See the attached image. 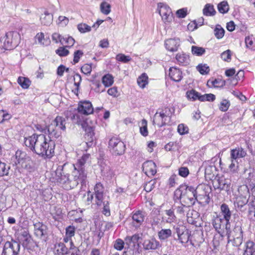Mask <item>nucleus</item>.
I'll return each mask as SVG.
<instances>
[{
    "instance_id": "obj_1",
    "label": "nucleus",
    "mask_w": 255,
    "mask_h": 255,
    "mask_svg": "<svg viewBox=\"0 0 255 255\" xmlns=\"http://www.w3.org/2000/svg\"><path fill=\"white\" fill-rule=\"evenodd\" d=\"M48 139L44 134H33L24 138V144L30 149L44 159L51 158L55 154L54 138Z\"/></svg>"
},
{
    "instance_id": "obj_2",
    "label": "nucleus",
    "mask_w": 255,
    "mask_h": 255,
    "mask_svg": "<svg viewBox=\"0 0 255 255\" xmlns=\"http://www.w3.org/2000/svg\"><path fill=\"white\" fill-rule=\"evenodd\" d=\"M74 165L67 163L59 165L55 171V179L65 190L73 189L81 183L85 184L86 178L77 170H73Z\"/></svg>"
},
{
    "instance_id": "obj_3",
    "label": "nucleus",
    "mask_w": 255,
    "mask_h": 255,
    "mask_svg": "<svg viewBox=\"0 0 255 255\" xmlns=\"http://www.w3.org/2000/svg\"><path fill=\"white\" fill-rule=\"evenodd\" d=\"M203 186H198L194 187L182 184L174 191V200H182L187 205L193 206L196 201L197 196L200 189H203Z\"/></svg>"
},
{
    "instance_id": "obj_4",
    "label": "nucleus",
    "mask_w": 255,
    "mask_h": 255,
    "mask_svg": "<svg viewBox=\"0 0 255 255\" xmlns=\"http://www.w3.org/2000/svg\"><path fill=\"white\" fill-rule=\"evenodd\" d=\"M66 117H71V120L74 123L78 125H81L84 129L85 131V138L86 140V143L88 147H91L93 144V142L95 140V127L94 125H89L87 121L82 120L80 116L78 114H74L71 111H68L65 113Z\"/></svg>"
},
{
    "instance_id": "obj_5",
    "label": "nucleus",
    "mask_w": 255,
    "mask_h": 255,
    "mask_svg": "<svg viewBox=\"0 0 255 255\" xmlns=\"http://www.w3.org/2000/svg\"><path fill=\"white\" fill-rule=\"evenodd\" d=\"M68 111H67L64 113L65 117L59 116H57L50 125L46 126L41 131L45 133L47 131L50 138H58L61 135V132L60 130L63 131L66 130V120H68L69 119H71V117L67 118L65 116V113Z\"/></svg>"
},
{
    "instance_id": "obj_6",
    "label": "nucleus",
    "mask_w": 255,
    "mask_h": 255,
    "mask_svg": "<svg viewBox=\"0 0 255 255\" xmlns=\"http://www.w3.org/2000/svg\"><path fill=\"white\" fill-rule=\"evenodd\" d=\"M109 148L113 155L118 156L124 154L126 151V145L117 137H112L109 141Z\"/></svg>"
},
{
    "instance_id": "obj_7",
    "label": "nucleus",
    "mask_w": 255,
    "mask_h": 255,
    "mask_svg": "<svg viewBox=\"0 0 255 255\" xmlns=\"http://www.w3.org/2000/svg\"><path fill=\"white\" fill-rule=\"evenodd\" d=\"M20 248V243L11 239L10 241H6L4 243L1 255H18Z\"/></svg>"
},
{
    "instance_id": "obj_8",
    "label": "nucleus",
    "mask_w": 255,
    "mask_h": 255,
    "mask_svg": "<svg viewBox=\"0 0 255 255\" xmlns=\"http://www.w3.org/2000/svg\"><path fill=\"white\" fill-rule=\"evenodd\" d=\"M19 35L17 32L9 31L6 33L3 43V48L5 50H11L16 47L18 45L17 38Z\"/></svg>"
},
{
    "instance_id": "obj_9",
    "label": "nucleus",
    "mask_w": 255,
    "mask_h": 255,
    "mask_svg": "<svg viewBox=\"0 0 255 255\" xmlns=\"http://www.w3.org/2000/svg\"><path fill=\"white\" fill-rule=\"evenodd\" d=\"M231 184V179L225 178L223 175L215 178L213 183V186L215 189H219L220 191L224 190L226 192H228L230 190Z\"/></svg>"
},
{
    "instance_id": "obj_10",
    "label": "nucleus",
    "mask_w": 255,
    "mask_h": 255,
    "mask_svg": "<svg viewBox=\"0 0 255 255\" xmlns=\"http://www.w3.org/2000/svg\"><path fill=\"white\" fill-rule=\"evenodd\" d=\"M212 225L215 230L220 234L225 229L227 230V233H228L230 229V222H227L226 220L220 216H217L213 219Z\"/></svg>"
},
{
    "instance_id": "obj_11",
    "label": "nucleus",
    "mask_w": 255,
    "mask_h": 255,
    "mask_svg": "<svg viewBox=\"0 0 255 255\" xmlns=\"http://www.w3.org/2000/svg\"><path fill=\"white\" fill-rule=\"evenodd\" d=\"M33 226L35 236L38 238L46 241L47 238V227L38 221L33 222Z\"/></svg>"
},
{
    "instance_id": "obj_12",
    "label": "nucleus",
    "mask_w": 255,
    "mask_h": 255,
    "mask_svg": "<svg viewBox=\"0 0 255 255\" xmlns=\"http://www.w3.org/2000/svg\"><path fill=\"white\" fill-rule=\"evenodd\" d=\"M240 195L236 199V203L238 207H243L249 201L248 196L249 195V190L247 186H242L239 188Z\"/></svg>"
},
{
    "instance_id": "obj_13",
    "label": "nucleus",
    "mask_w": 255,
    "mask_h": 255,
    "mask_svg": "<svg viewBox=\"0 0 255 255\" xmlns=\"http://www.w3.org/2000/svg\"><path fill=\"white\" fill-rule=\"evenodd\" d=\"M90 154H84L82 157L78 160L76 164H72L74 165L73 170H77L79 173L81 175L85 176L87 179V172L85 170V164L89 160Z\"/></svg>"
},
{
    "instance_id": "obj_14",
    "label": "nucleus",
    "mask_w": 255,
    "mask_h": 255,
    "mask_svg": "<svg viewBox=\"0 0 255 255\" xmlns=\"http://www.w3.org/2000/svg\"><path fill=\"white\" fill-rule=\"evenodd\" d=\"M158 11L162 20L165 22H169L172 20L173 16L171 9L166 4L160 3L158 5Z\"/></svg>"
},
{
    "instance_id": "obj_15",
    "label": "nucleus",
    "mask_w": 255,
    "mask_h": 255,
    "mask_svg": "<svg viewBox=\"0 0 255 255\" xmlns=\"http://www.w3.org/2000/svg\"><path fill=\"white\" fill-rule=\"evenodd\" d=\"M169 121L170 117L163 112H156L153 117V125H156L160 128L166 125Z\"/></svg>"
},
{
    "instance_id": "obj_16",
    "label": "nucleus",
    "mask_w": 255,
    "mask_h": 255,
    "mask_svg": "<svg viewBox=\"0 0 255 255\" xmlns=\"http://www.w3.org/2000/svg\"><path fill=\"white\" fill-rule=\"evenodd\" d=\"M78 112L79 114L84 115H88L93 113L94 109L92 104L89 101H84L80 102L78 104L77 108Z\"/></svg>"
},
{
    "instance_id": "obj_17",
    "label": "nucleus",
    "mask_w": 255,
    "mask_h": 255,
    "mask_svg": "<svg viewBox=\"0 0 255 255\" xmlns=\"http://www.w3.org/2000/svg\"><path fill=\"white\" fill-rule=\"evenodd\" d=\"M104 190V186L100 182L97 183L94 187L95 202L96 204L99 206H101L103 202Z\"/></svg>"
},
{
    "instance_id": "obj_18",
    "label": "nucleus",
    "mask_w": 255,
    "mask_h": 255,
    "mask_svg": "<svg viewBox=\"0 0 255 255\" xmlns=\"http://www.w3.org/2000/svg\"><path fill=\"white\" fill-rule=\"evenodd\" d=\"M247 150L242 146H238L235 148L231 149L230 159H236L243 158L247 155Z\"/></svg>"
},
{
    "instance_id": "obj_19",
    "label": "nucleus",
    "mask_w": 255,
    "mask_h": 255,
    "mask_svg": "<svg viewBox=\"0 0 255 255\" xmlns=\"http://www.w3.org/2000/svg\"><path fill=\"white\" fill-rule=\"evenodd\" d=\"M200 186H203V189H200L199 192L197 196L196 201L200 204H208L209 203L210 201V197L209 194L207 191H205V185H201Z\"/></svg>"
},
{
    "instance_id": "obj_20",
    "label": "nucleus",
    "mask_w": 255,
    "mask_h": 255,
    "mask_svg": "<svg viewBox=\"0 0 255 255\" xmlns=\"http://www.w3.org/2000/svg\"><path fill=\"white\" fill-rule=\"evenodd\" d=\"M164 45L166 49L171 52L176 51L180 45L178 38H170L165 41Z\"/></svg>"
},
{
    "instance_id": "obj_21",
    "label": "nucleus",
    "mask_w": 255,
    "mask_h": 255,
    "mask_svg": "<svg viewBox=\"0 0 255 255\" xmlns=\"http://www.w3.org/2000/svg\"><path fill=\"white\" fill-rule=\"evenodd\" d=\"M200 215L198 212L193 210L192 207H190L186 213L187 221L188 223L192 225H195Z\"/></svg>"
},
{
    "instance_id": "obj_22",
    "label": "nucleus",
    "mask_w": 255,
    "mask_h": 255,
    "mask_svg": "<svg viewBox=\"0 0 255 255\" xmlns=\"http://www.w3.org/2000/svg\"><path fill=\"white\" fill-rule=\"evenodd\" d=\"M169 75L172 80L176 82H180L183 78L181 71L176 67L170 68Z\"/></svg>"
},
{
    "instance_id": "obj_23",
    "label": "nucleus",
    "mask_w": 255,
    "mask_h": 255,
    "mask_svg": "<svg viewBox=\"0 0 255 255\" xmlns=\"http://www.w3.org/2000/svg\"><path fill=\"white\" fill-rule=\"evenodd\" d=\"M143 170L146 174L154 175L156 173V165L152 161H147L143 164Z\"/></svg>"
},
{
    "instance_id": "obj_24",
    "label": "nucleus",
    "mask_w": 255,
    "mask_h": 255,
    "mask_svg": "<svg viewBox=\"0 0 255 255\" xmlns=\"http://www.w3.org/2000/svg\"><path fill=\"white\" fill-rule=\"evenodd\" d=\"M176 232L178 236V240H179L181 244H186L190 241L191 244L193 245L191 241L189 240L190 234L188 230H185V231L181 232L180 229H177Z\"/></svg>"
},
{
    "instance_id": "obj_25",
    "label": "nucleus",
    "mask_w": 255,
    "mask_h": 255,
    "mask_svg": "<svg viewBox=\"0 0 255 255\" xmlns=\"http://www.w3.org/2000/svg\"><path fill=\"white\" fill-rule=\"evenodd\" d=\"M159 246V243L154 238L145 240L143 243V249L145 250H155Z\"/></svg>"
},
{
    "instance_id": "obj_26",
    "label": "nucleus",
    "mask_w": 255,
    "mask_h": 255,
    "mask_svg": "<svg viewBox=\"0 0 255 255\" xmlns=\"http://www.w3.org/2000/svg\"><path fill=\"white\" fill-rule=\"evenodd\" d=\"M216 167L214 165H208L205 169V177L207 180H214L215 178V172H216Z\"/></svg>"
},
{
    "instance_id": "obj_27",
    "label": "nucleus",
    "mask_w": 255,
    "mask_h": 255,
    "mask_svg": "<svg viewBox=\"0 0 255 255\" xmlns=\"http://www.w3.org/2000/svg\"><path fill=\"white\" fill-rule=\"evenodd\" d=\"M133 225L135 227L139 226L144 221V216L142 212L137 211L133 214L132 216Z\"/></svg>"
},
{
    "instance_id": "obj_28",
    "label": "nucleus",
    "mask_w": 255,
    "mask_h": 255,
    "mask_svg": "<svg viewBox=\"0 0 255 255\" xmlns=\"http://www.w3.org/2000/svg\"><path fill=\"white\" fill-rule=\"evenodd\" d=\"M102 174L107 179H111L115 176V173L110 166L105 165L102 166Z\"/></svg>"
},
{
    "instance_id": "obj_29",
    "label": "nucleus",
    "mask_w": 255,
    "mask_h": 255,
    "mask_svg": "<svg viewBox=\"0 0 255 255\" xmlns=\"http://www.w3.org/2000/svg\"><path fill=\"white\" fill-rule=\"evenodd\" d=\"M244 255H255V243L253 241L246 242Z\"/></svg>"
},
{
    "instance_id": "obj_30",
    "label": "nucleus",
    "mask_w": 255,
    "mask_h": 255,
    "mask_svg": "<svg viewBox=\"0 0 255 255\" xmlns=\"http://www.w3.org/2000/svg\"><path fill=\"white\" fill-rule=\"evenodd\" d=\"M176 59L179 64L182 66H186L189 64V56L184 53H178L176 56Z\"/></svg>"
},
{
    "instance_id": "obj_31",
    "label": "nucleus",
    "mask_w": 255,
    "mask_h": 255,
    "mask_svg": "<svg viewBox=\"0 0 255 255\" xmlns=\"http://www.w3.org/2000/svg\"><path fill=\"white\" fill-rule=\"evenodd\" d=\"M10 167L5 162L0 160V177L10 175Z\"/></svg>"
},
{
    "instance_id": "obj_32",
    "label": "nucleus",
    "mask_w": 255,
    "mask_h": 255,
    "mask_svg": "<svg viewBox=\"0 0 255 255\" xmlns=\"http://www.w3.org/2000/svg\"><path fill=\"white\" fill-rule=\"evenodd\" d=\"M192 206V205H187L186 204L183 203L182 202V200H180L179 205L175 206V208L176 210V212L178 214L182 215H184L185 213H187L190 207Z\"/></svg>"
},
{
    "instance_id": "obj_33",
    "label": "nucleus",
    "mask_w": 255,
    "mask_h": 255,
    "mask_svg": "<svg viewBox=\"0 0 255 255\" xmlns=\"http://www.w3.org/2000/svg\"><path fill=\"white\" fill-rule=\"evenodd\" d=\"M228 235H231L232 237H243V231L242 225L240 223H236L233 231L230 233H228Z\"/></svg>"
},
{
    "instance_id": "obj_34",
    "label": "nucleus",
    "mask_w": 255,
    "mask_h": 255,
    "mask_svg": "<svg viewBox=\"0 0 255 255\" xmlns=\"http://www.w3.org/2000/svg\"><path fill=\"white\" fill-rule=\"evenodd\" d=\"M176 217L172 209L166 210L162 216V219L166 223H171L175 220Z\"/></svg>"
},
{
    "instance_id": "obj_35",
    "label": "nucleus",
    "mask_w": 255,
    "mask_h": 255,
    "mask_svg": "<svg viewBox=\"0 0 255 255\" xmlns=\"http://www.w3.org/2000/svg\"><path fill=\"white\" fill-rule=\"evenodd\" d=\"M221 213L223 215V218L227 220V222H230V220L231 218V212L228 205L225 203H223L221 206Z\"/></svg>"
},
{
    "instance_id": "obj_36",
    "label": "nucleus",
    "mask_w": 255,
    "mask_h": 255,
    "mask_svg": "<svg viewBox=\"0 0 255 255\" xmlns=\"http://www.w3.org/2000/svg\"><path fill=\"white\" fill-rule=\"evenodd\" d=\"M203 13L205 16H212L216 14V11L213 4L207 3L203 9Z\"/></svg>"
},
{
    "instance_id": "obj_37",
    "label": "nucleus",
    "mask_w": 255,
    "mask_h": 255,
    "mask_svg": "<svg viewBox=\"0 0 255 255\" xmlns=\"http://www.w3.org/2000/svg\"><path fill=\"white\" fill-rule=\"evenodd\" d=\"M55 249L56 253L58 255H65L67 254L68 248L66 247L64 243H57L55 245Z\"/></svg>"
},
{
    "instance_id": "obj_38",
    "label": "nucleus",
    "mask_w": 255,
    "mask_h": 255,
    "mask_svg": "<svg viewBox=\"0 0 255 255\" xmlns=\"http://www.w3.org/2000/svg\"><path fill=\"white\" fill-rule=\"evenodd\" d=\"M243 237H232L231 235H228V243H231L233 246L239 247L243 242Z\"/></svg>"
},
{
    "instance_id": "obj_39",
    "label": "nucleus",
    "mask_w": 255,
    "mask_h": 255,
    "mask_svg": "<svg viewBox=\"0 0 255 255\" xmlns=\"http://www.w3.org/2000/svg\"><path fill=\"white\" fill-rule=\"evenodd\" d=\"M40 20L42 24L49 25L52 22L53 15L47 11L45 12L44 15L41 17Z\"/></svg>"
},
{
    "instance_id": "obj_40",
    "label": "nucleus",
    "mask_w": 255,
    "mask_h": 255,
    "mask_svg": "<svg viewBox=\"0 0 255 255\" xmlns=\"http://www.w3.org/2000/svg\"><path fill=\"white\" fill-rule=\"evenodd\" d=\"M172 231L169 229H162L158 232V237L160 240L164 241L171 237Z\"/></svg>"
},
{
    "instance_id": "obj_41",
    "label": "nucleus",
    "mask_w": 255,
    "mask_h": 255,
    "mask_svg": "<svg viewBox=\"0 0 255 255\" xmlns=\"http://www.w3.org/2000/svg\"><path fill=\"white\" fill-rule=\"evenodd\" d=\"M217 8L218 11L222 14L227 13L230 9L228 3L226 0L220 2L218 4Z\"/></svg>"
},
{
    "instance_id": "obj_42",
    "label": "nucleus",
    "mask_w": 255,
    "mask_h": 255,
    "mask_svg": "<svg viewBox=\"0 0 255 255\" xmlns=\"http://www.w3.org/2000/svg\"><path fill=\"white\" fill-rule=\"evenodd\" d=\"M137 82L138 86L141 88H144L148 84V76L146 73H142L137 80Z\"/></svg>"
},
{
    "instance_id": "obj_43",
    "label": "nucleus",
    "mask_w": 255,
    "mask_h": 255,
    "mask_svg": "<svg viewBox=\"0 0 255 255\" xmlns=\"http://www.w3.org/2000/svg\"><path fill=\"white\" fill-rule=\"evenodd\" d=\"M186 96L189 100L194 101L196 100H199L200 96H201V95L195 90H191L187 91Z\"/></svg>"
},
{
    "instance_id": "obj_44",
    "label": "nucleus",
    "mask_w": 255,
    "mask_h": 255,
    "mask_svg": "<svg viewBox=\"0 0 255 255\" xmlns=\"http://www.w3.org/2000/svg\"><path fill=\"white\" fill-rule=\"evenodd\" d=\"M102 81L105 87H109L113 84L114 78L112 75L107 74L103 76Z\"/></svg>"
},
{
    "instance_id": "obj_45",
    "label": "nucleus",
    "mask_w": 255,
    "mask_h": 255,
    "mask_svg": "<svg viewBox=\"0 0 255 255\" xmlns=\"http://www.w3.org/2000/svg\"><path fill=\"white\" fill-rule=\"evenodd\" d=\"M17 82L23 89H28L31 84V81L28 78L23 77H19L17 79Z\"/></svg>"
},
{
    "instance_id": "obj_46",
    "label": "nucleus",
    "mask_w": 255,
    "mask_h": 255,
    "mask_svg": "<svg viewBox=\"0 0 255 255\" xmlns=\"http://www.w3.org/2000/svg\"><path fill=\"white\" fill-rule=\"evenodd\" d=\"M206 52L204 48L197 46H192L191 47V52L194 55L201 56L203 55Z\"/></svg>"
},
{
    "instance_id": "obj_47",
    "label": "nucleus",
    "mask_w": 255,
    "mask_h": 255,
    "mask_svg": "<svg viewBox=\"0 0 255 255\" xmlns=\"http://www.w3.org/2000/svg\"><path fill=\"white\" fill-rule=\"evenodd\" d=\"M100 9L103 13L108 15L111 12V5L106 1H103L100 4Z\"/></svg>"
},
{
    "instance_id": "obj_48",
    "label": "nucleus",
    "mask_w": 255,
    "mask_h": 255,
    "mask_svg": "<svg viewBox=\"0 0 255 255\" xmlns=\"http://www.w3.org/2000/svg\"><path fill=\"white\" fill-rule=\"evenodd\" d=\"M253 36L246 37L245 38V43L247 48L255 50V41L253 40Z\"/></svg>"
},
{
    "instance_id": "obj_49",
    "label": "nucleus",
    "mask_w": 255,
    "mask_h": 255,
    "mask_svg": "<svg viewBox=\"0 0 255 255\" xmlns=\"http://www.w3.org/2000/svg\"><path fill=\"white\" fill-rule=\"evenodd\" d=\"M26 155V154L25 152L19 150L16 151L15 154V157L17 160V162H15V163H20L22 162L23 160L25 158Z\"/></svg>"
},
{
    "instance_id": "obj_50",
    "label": "nucleus",
    "mask_w": 255,
    "mask_h": 255,
    "mask_svg": "<svg viewBox=\"0 0 255 255\" xmlns=\"http://www.w3.org/2000/svg\"><path fill=\"white\" fill-rule=\"evenodd\" d=\"M139 239V234H134L132 236H127L125 238V241L127 244H130L131 243L134 244L138 242Z\"/></svg>"
},
{
    "instance_id": "obj_51",
    "label": "nucleus",
    "mask_w": 255,
    "mask_h": 255,
    "mask_svg": "<svg viewBox=\"0 0 255 255\" xmlns=\"http://www.w3.org/2000/svg\"><path fill=\"white\" fill-rule=\"evenodd\" d=\"M197 69L200 73L202 75H206L209 73L210 71L209 67L207 64H199L197 66Z\"/></svg>"
},
{
    "instance_id": "obj_52",
    "label": "nucleus",
    "mask_w": 255,
    "mask_h": 255,
    "mask_svg": "<svg viewBox=\"0 0 255 255\" xmlns=\"http://www.w3.org/2000/svg\"><path fill=\"white\" fill-rule=\"evenodd\" d=\"M216 99L215 96L213 94H206L200 96L199 101H214Z\"/></svg>"
},
{
    "instance_id": "obj_53",
    "label": "nucleus",
    "mask_w": 255,
    "mask_h": 255,
    "mask_svg": "<svg viewBox=\"0 0 255 255\" xmlns=\"http://www.w3.org/2000/svg\"><path fill=\"white\" fill-rule=\"evenodd\" d=\"M141 124V126L140 127V132L142 135L146 136H147L148 133L147 128V121L143 119L142 120Z\"/></svg>"
},
{
    "instance_id": "obj_54",
    "label": "nucleus",
    "mask_w": 255,
    "mask_h": 255,
    "mask_svg": "<svg viewBox=\"0 0 255 255\" xmlns=\"http://www.w3.org/2000/svg\"><path fill=\"white\" fill-rule=\"evenodd\" d=\"M60 42L61 43L64 42L68 45L67 47H71L74 44L75 40L72 37L68 36L67 37H62L60 39Z\"/></svg>"
},
{
    "instance_id": "obj_55",
    "label": "nucleus",
    "mask_w": 255,
    "mask_h": 255,
    "mask_svg": "<svg viewBox=\"0 0 255 255\" xmlns=\"http://www.w3.org/2000/svg\"><path fill=\"white\" fill-rule=\"evenodd\" d=\"M212 86L214 88H222L226 84V81L221 79H215L213 80Z\"/></svg>"
},
{
    "instance_id": "obj_56",
    "label": "nucleus",
    "mask_w": 255,
    "mask_h": 255,
    "mask_svg": "<svg viewBox=\"0 0 255 255\" xmlns=\"http://www.w3.org/2000/svg\"><path fill=\"white\" fill-rule=\"evenodd\" d=\"M77 28L81 33H85L91 30V27L86 23H80L77 25Z\"/></svg>"
},
{
    "instance_id": "obj_57",
    "label": "nucleus",
    "mask_w": 255,
    "mask_h": 255,
    "mask_svg": "<svg viewBox=\"0 0 255 255\" xmlns=\"http://www.w3.org/2000/svg\"><path fill=\"white\" fill-rule=\"evenodd\" d=\"M156 184V180L152 179L147 182L144 187V190L147 192H149L152 190L155 187Z\"/></svg>"
},
{
    "instance_id": "obj_58",
    "label": "nucleus",
    "mask_w": 255,
    "mask_h": 255,
    "mask_svg": "<svg viewBox=\"0 0 255 255\" xmlns=\"http://www.w3.org/2000/svg\"><path fill=\"white\" fill-rule=\"evenodd\" d=\"M230 106V103L229 101L226 99L223 100L220 103L219 109L221 111L223 112H226L228 110Z\"/></svg>"
},
{
    "instance_id": "obj_59",
    "label": "nucleus",
    "mask_w": 255,
    "mask_h": 255,
    "mask_svg": "<svg viewBox=\"0 0 255 255\" xmlns=\"http://www.w3.org/2000/svg\"><path fill=\"white\" fill-rule=\"evenodd\" d=\"M56 53L60 57H64L68 55L69 51L64 47H60L56 50Z\"/></svg>"
},
{
    "instance_id": "obj_60",
    "label": "nucleus",
    "mask_w": 255,
    "mask_h": 255,
    "mask_svg": "<svg viewBox=\"0 0 255 255\" xmlns=\"http://www.w3.org/2000/svg\"><path fill=\"white\" fill-rule=\"evenodd\" d=\"M75 228L72 226H69L66 228V236L68 238H72L74 236L75 233Z\"/></svg>"
},
{
    "instance_id": "obj_61",
    "label": "nucleus",
    "mask_w": 255,
    "mask_h": 255,
    "mask_svg": "<svg viewBox=\"0 0 255 255\" xmlns=\"http://www.w3.org/2000/svg\"><path fill=\"white\" fill-rule=\"evenodd\" d=\"M188 128L183 124H179L178 126L177 131L181 135L186 134L188 132Z\"/></svg>"
},
{
    "instance_id": "obj_62",
    "label": "nucleus",
    "mask_w": 255,
    "mask_h": 255,
    "mask_svg": "<svg viewBox=\"0 0 255 255\" xmlns=\"http://www.w3.org/2000/svg\"><path fill=\"white\" fill-rule=\"evenodd\" d=\"M116 59L124 63H127L131 59L129 56H126L123 54H119L116 56Z\"/></svg>"
},
{
    "instance_id": "obj_63",
    "label": "nucleus",
    "mask_w": 255,
    "mask_h": 255,
    "mask_svg": "<svg viewBox=\"0 0 255 255\" xmlns=\"http://www.w3.org/2000/svg\"><path fill=\"white\" fill-rule=\"evenodd\" d=\"M224 33L225 30L222 27L218 28L216 27L214 30L215 35L218 39L222 38L224 36Z\"/></svg>"
},
{
    "instance_id": "obj_64",
    "label": "nucleus",
    "mask_w": 255,
    "mask_h": 255,
    "mask_svg": "<svg viewBox=\"0 0 255 255\" xmlns=\"http://www.w3.org/2000/svg\"><path fill=\"white\" fill-rule=\"evenodd\" d=\"M230 160L231 163L229 166V168L233 172L237 171L239 164L238 160L233 159H230Z\"/></svg>"
}]
</instances>
